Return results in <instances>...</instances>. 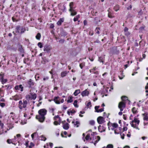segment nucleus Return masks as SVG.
<instances>
[{
  "mask_svg": "<svg viewBox=\"0 0 148 148\" xmlns=\"http://www.w3.org/2000/svg\"><path fill=\"white\" fill-rule=\"evenodd\" d=\"M47 110L45 109H41L38 112L39 115H36V118L38 120L41 122H43L45 120V116L46 114Z\"/></svg>",
  "mask_w": 148,
  "mask_h": 148,
  "instance_id": "obj_1",
  "label": "nucleus"
},
{
  "mask_svg": "<svg viewBox=\"0 0 148 148\" xmlns=\"http://www.w3.org/2000/svg\"><path fill=\"white\" fill-rule=\"evenodd\" d=\"M17 47L18 51L20 52V53L21 55L23 57L24 56L25 51L22 45H21L20 43H19L17 45Z\"/></svg>",
  "mask_w": 148,
  "mask_h": 148,
  "instance_id": "obj_2",
  "label": "nucleus"
},
{
  "mask_svg": "<svg viewBox=\"0 0 148 148\" xmlns=\"http://www.w3.org/2000/svg\"><path fill=\"white\" fill-rule=\"evenodd\" d=\"M125 107V103L123 102H120L119 103L118 107L120 109L121 111H122L123 110V108Z\"/></svg>",
  "mask_w": 148,
  "mask_h": 148,
  "instance_id": "obj_3",
  "label": "nucleus"
},
{
  "mask_svg": "<svg viewBox=\"0 0 148 148\" xmlns=\"http://www.w3.org/2000/svg\"><path fill=\"white\" fill-rule=\"evenodd\" d=\"M104 121L103 118L102 116H99L97 119V121L99 124H102L103 123Z\"/></svg>",
  "mask_w": 148,
  "mask_h": 148,
  "instance_id": "obj_4",
  "label": "nucleus"
},
{
  "mask_svg": "<svg viewBox=\"0 0 148 148\" xmlns=\"http://www.w3.org/2000/svg\"><path fill=\"white\" fill-rule=\"evenodd\" d=\"M51 48L50 46L48 45H46L44 47V50L46 51L47 52H49V51L51 49Z\"/></svg>",
  "mask_w": 148,
  "mask_h": 148,
  "instance_id": "obj_5",
  "label": "nucleus"
},
{
  "mask_svg": "<svg viewBox=\"0 0 148 148\" xmlns=\"http://www.w3.org/2000/svg\"><path fill=\"white\" fill-rule=\"evenodd\" d=\"M15 89L16 90H18L21 89V91H22L23 90V87L22 85H20L19 86H16L15 87Z\"/></svg>",
  "mask_w": 148,
  "mask_h": 148,
  "instance_id": "obj_6",
  "label": "nucleus"
},
{
  "mask_svg": "<svg viewBox=\"0 0 148 148\" xmlns=\"http://www.w3.org/2000/svg\"><path fill=\"white\" fill-rule=\"evenodd\" d=\"M89 94V92L86 90L82 92L81 95L83 97H84L85 96L88 95Z\"/></svg>",
  "mask_w": 148,
  "mask_h": 148,
  "instance_id": "obj_7",
  "label": "nucleus"
},
{
  "mask_svg": "<svg viewBox=\"0 0 148 148\" xmlns=\"http://www.w3.org/2000/svg\"><path fill=\"white\" fill-rule=\"evenodd\" d=\"M28 84L29 86V87H32L34 85V83L33 82L32 80L30 79L28 82Z\"/></svg>",
  "mask_w": 148,
  "mask_h": 148,
  "instance_id": "obj_8",
  "label": "nucleus"
},
{
  "mask_svg": "<svg viewBox=\"0 0 148 148\" xmlns=\"http://www.w3.org/2000/svg\"><path fill=\"white\" fill-rule=\"evenodd\" d=\"M31 97H29V95L27 96H26L29 97V98H31V99H33L34 100L35 99L36 97V94H33L32 93H31Z\"/></svg>",
  "mask_w": 148,
  "mask_h": 148,
  "instance_id": "obj_9",
  "label": "nucleus"
},
{
  "mask_svg": "<svg viewBox=\"0 0 148 148\" xmlns=\"http://www.w3.org/2000/svg\"><path fill=\"white\" fill-rule=\"evenodd\" d=\"M72 11H70L71 13V15L72 16L75 15L77 14V12L73 9H72Z\"/></svg>",
  "mask_w": 148,
  "mask_h": 148,
  "instance_id": "obj_10",
  "label": "nucleus"
},
{
  "mask_svg": "<svg viewBox=\"0 0 148 148\" xmlns=\"http://www.w3.org/2000/svg\"><path fill=\"white\" fill-rule=\"evenodd\" d=\"M64 21V19L63 18H60L57 22V24L58 25H60Z\"/></svg>",
  "mask_w": 148,
  "mask_h": 148,
  "instance_id": "obj_11",
  "label": "nucleus"
},
{
  "mask_svg": "<svg viewBox=\"0 0 148 148\" xmlns=\"http://www.w3.org/2000/svg\"><path fill=\"white\" fill-rule=\"evenodd\" d=\"M59 98L58 97H54V101L56 104H60V102L58 100V98Z\"/></svg>",
  "mask_w": 148,
  "mask_h": 148,
  "instance_id": "obj_12",
  "label": "nucleus"
},
{
  "mask_svg": "<svg viewBox=\"0 0 148 148\" xmlns=\"http://www.w3.org/2000/svg\"><path fill=\"white\" fill-rule=\"evenodd\" d=\"M69 124L67 123L64 125L63 126V128L65 130H68L69 128Z\"/></svg>",
  "mask_w": 148,
  "mask_h": 148,
  "instance_id": "obj_13",
  "label": "nucleus"
},
{
  "mask_svg": "<svg viewBox=\"0 0 148 148\" xmlns=\"http://www.w3.org/2000/svg\"><path fill=\"white\" fill-rule=\"evenodd\" d=\"M20 26V25L17 26L16 28V32L20 33V30L21 29Z\"/></svg>",
  "mask_w": 148,
  "mask_h": 148,
  "instance_id": "obj_14",
  "label": "nucleus"
},
{
  "mask_svg": "<svg viewBox=\"0 0 148 148\" xmlns=\"http://www.w3.org/2000/svg\"><path fill=\"white\" fill-rule=\"evenodd\" d=\"M67 74V72L66 71H64L61 73V77H63L65 76Z\"/></svg>",
  "mask_w": 148,
  "mask_h": 148,
  "instance_id": "obj_15",
  "label": "nucleus"
},
{
  "mask_svg": "<svg viewBox=\"0 0 148 148\" xmlns=\"http://www.w3.org/2000/svg\"><path fill=\"white\" fill-rule=\"evenodd\" d=\"M73 2H71L69 4V6L70 8L69 9V11H72V9H73Z\"/></svg>",
  "mask_w": 148,
  "mask_h": 148,
  "instance_id": "obj_16",
  "label": "nucleus"
},
{
  "mask_svg": "<svg viewBox=\"0 0 148 148\" xmlns=\"http://www.w3.org/2000/svg\"><path fill=\"white\" fill-rule=\"evenodd\" d=\"M80 92V90H76L74 93V95L76 96L77 95L79 94Z\"/></svg>",
  "mask_w": 148,
  "mask_h": 148,
  "instance_id": "obj_17",
  "label": "nucleus"
},
{
  "mask_svg": "<svg viewBox=\"0 0 148 148\" xmlns=\"http://www.w3.org/2000/svg\"><path fill=\"white\" fill-rule=\"evenodd\" d=\"M140 122V121L139 120H138L136 118H134V119L132 121V123H133L134 122H135L137 124H139Z\"/></svg>",
  "mask_w": 148,
  "mask_h": 148,
  "instance_id": "obj_18",
  "label": "nucleus"
},
{
  "mask_svg": "<svg viewBox=\"0 0 148 148\" xmlns=\"http://www.w3.org/2000/svg\"><path fill=\"white\" fill-rule=\"evenodd\" d=\"M41 37V35L40 33H38L36 36V39L37 40H40Z\"/></svg>",
  "mask_w": 148,
  "mask_h": 148,
  "instance_id": "obj_19",
  "label": "nucleus"
},
{
  "mask_svg": "<svg viewBox=\"0 0 148 148\" xmlns=\"http://www.w3.org/2000/svg\"><path fill=\"white\" fill-rule=\"evenodd\" d=\"M132 111L134 114H136L137 112V110L135 107H133L132 109Z\"/></svg>",
  "mask_w": 148,
  "mask_h": 148,
  "instance_id": "obj_20",
  "label": "nucleus"
},
{
  "mask_svg": "<svg viewBox=\"0 0 148 148\" xmlns=\"http://www.w3.org/2000/svg\"><path fill=\"white\" fill-rule=\"evenodd\" d=\"M27 104V102L26 101H25L23 102V107L25 108L26 107V105Z\"/></svg>",
  "mask_w": 148,
  "mask_h": 148,
  "instance_id": "obj_21",
  "label": "nucleus"
},
{
  "mask_svg": "<svg viewBox=\"0 0 148 148\" xmlns=\"http://www.w3.org/2000/svg\"><path fill=\"white\" fill-rule=\"evenodd\" d=\"M77 100H75L74 101L73 103V105L76 108H77L78 107V105L77 104Z\"/></svg>",
  "mask_w": 148,
  "mask_h": 148,
  "instance_id": "obj_22",
  "label": "nucleus"
},
{
  "mask_svg": "<svg viewBox=\"0 0 148 148\" xmlns=\"http://www.w3.org/2000/svg\"><path fill=\"white\" fill-rule=\"evenodd\" d=\"M121 99L123 101L126 100H128L127 97L125 96H123L121 97Z\"/></svg>",
  "mask_w": 148,
  "mask_h": 148,
  "instance_id": "obj_23",
  "label": "nucleus"
},
{
  "mask_svg": "<svg viewBox=\"0 0 148 148\" xmlns=\"http://www.w3.org/2000/svg\"><path fill=\"white\" fill-rule=\"evenodd\" d=\"M21 33L22 34L23 33L25 30V28H23V27H22L21 28Z\"/></svg>",
  "mask_w": 148,
  "mask_h": 148,
  "instance_id": "obj_24",
  "label": "nucleus"
},
{
  "mask_svg": "<svg viewBox=\"0 0 148 148\" xmlns=\"http://www.w3.org/2000/svg\"><path fill=\"white\" fill-rule=\"evenodd\" d=\"M73 97H70V99H68L67 100V102L68 103H72L73 102V100L72 99Z\"/></svg>",
  "mask_w": 148,
  "mask_h": 148,
  "instance_id": "obj_25",
  "label": "nucleus"
},
{
  "mask_svg": "<svg viewBox=\"0 0 148 148\" xmlns=\"http://www.w3.org/2000/svg\"><path fill=\"white\" fill-rule=\"evenodd\" d=\"M3 76L4 75L3 74H2L1 73H0V80L1 81L3 79Z\"/></svg>",
  "mask_w": 148,
  "mask_h": 148,
  "instance_id": "obj_26",
  "label": "nucleus"
},
{
  "mask_svg": "<svg viewBox=\"0 0 148 148\" xmlns=\"http://www.w3.org/2000/svg\"><path fill=\"white\" fill-rule=\"evenodd\" d=\"M106 148H113V146L112 144H109L107 145Z\"/></svg>",
  "mask_w": 148,
  "mask_h": 148,
  "instance_id": "obj_27",
  "label": "nucleus"
},
{
  "mask_svg": "<svg viewBox=\"0 0 148 148\" xmlns=\"http://www.w3.org/2000/svg\"><path fill=\"white\" fill-rule=\"evenodd\" d=\"M40 138L41 140H44V141H45L46 139V138L43 135L41 136H40Z\"/></svg>",
  "mask_w": 148,
  "mask_h": 148,
  "instance_id": "obj_28",
  "label": "nucleus"
},
{
  "mask_svg": "<svg viewBox=\"0 0 148 148\" xmlns=\"http://www.w3.org/2000/svg\"><path fill=\"white\" fill-rule=\"evenodd\" d=\"M7 81V79H3L1 81V82L2 84H3L5 83H6Z\"/></svg>",
  "mask_w": 148,
  "mask_h": 148,
  "instance_id": "obj_29",
  "label": "nucleus"
},
{
  "mask_svg": "<svg viewBox=\"0 0 148 148\" xmlns=\"http://www.w3.org/2000/svg\"><path fill=\"white\" fill-rule=\"evenodd\" d=\"M34 145L33 143L32 142H31L30 143V145L29 146V148H32L33 147H34Z\"/></svg>",
  "mask_w": 148,
  "mask_h": 148,
  "instance_id": "obj_30",
  "label": "nucleus"
},
{
  "mask_svg": "<svg viewBox=\"0 0 148 148\" xmlns=\"http://www.w3.org/2000/svg\"><path fill=\"white\" fill-rule=\"evenodd\" d=\"M7 142L8 144L12 143V140L11 139H8L7 140Z\"/></svg>",
  "mask_w": 148,
  "mask_h": 148,
  "instance_id": "obj_31",
  "label": "nucleus"
},
{
  "mask_svg": "<svg viewBox=\"0 0 148 148\" xmlns=\"http://www.w3.org/2000/svg\"><path fill=\"white\" fill-rule=\"evenodd\" d=\"M90 138V135L89 134H88L85 137V139H86V140H88Z\"/></svg>",
  "mask_w": 148,
  "mask_h": 148,
  "instance_id": "obj_32",
  "label": "nucleus"
},
{
  "mask_svg": "<svg viewBox=\"0 0 148 148\" xmlns=\"http://www.w3.org/2000/svg\"><path fill=\"white\" fill-rule=\"evenodd\" d=\"M103 110H104L103 108H102L101 109H99L97 110V112H102L103 111Z\"/></svg>",
  "mask_w": 148,
  "mask_h": 148,
  "instance_id": "obj_33",
  "label": "nucleus"
},
{
  "mask_svg": "<svg viewBox=\"0 0 148 148\" xmlns=\"http://www.w3.org/2000/svg\"><path fill=\"white\" fill-rule=\"evenodd\" d=\"M38 45L39 46V47L40 48L42 47V44L40 42H39L38 43Z\"/></svg>",
  "mask_w": 148,
  "mask_h": 148,
  "instance_id": "obj_34",
  "label": "nucleus"
},
{
  "mask_svg": "<svg viewBox=\"0 0 148 148\" xmlns=\"http://www.w3.org/2000/svg\"><path fill=\"white\" fill-rule=\"evenodd\" d=\"M89 123L91 125H93L95 124V121L93 120H92L90 121Z\"/></svg>",
  "mask_w": 148,
  "mask_h": 148,
  "instance_id": "obj_35",
  "label": "nucleus"
},
{
  "mask_svg": "<svg viewBox=\"0 0 148 148\" xmlns=\"http://www.w3.org/2000/svg\"><path fill=\"white\" fill-rule=\"evenodd\" d=\"M112 126L114 128H116L118 127V125L117 123H114L112 124Z\"/></svg>",
  "mask_w": 148,
  "mask_h": 148,
  "instance_id": "obj_36",
  "label": "nucleus"
},
{
  "mask_svg": "<svg viewBox=\"0 0 148 148\" xmlns=\"http://www.w3.org/2000/svg\"><path fill=\"white\" fill-rule=\"evenodd\" d=\"M144 119L146 121H148V116L147 115H145L144 117Z\"/></svg>",
  "mask_w": 148,
  "mask_h": 148,
  "instance_id": "obj_37",
  "label": "nucleus"
},
{
  "mask_svg": "<svg viewBox=\"0 0 148 148\" xmlns=\"http://www.w3.org/2000/svg\"><path fill=\"white\" fill-rule=\"evenodd\" d=\"M88 107H91V103H90V102H88V103H87V104L86 105Z\"/></svg>",
  "mask_w": 148,
  "mask_h": 148,
  "instance_id": "obj_38",
  "label": "nucleus"
},
{
  "mask_svg": "<svg viewBox=\"0 0 148 148\" xmlns=\"http://www.w3.org/2000/svg\"><path fill=\"white\" fill-rule=\"evenodd\" d=\"M99 29H100V28L99 27L97 28H96V32L98 34H99Z\"/></svg>",
  "mask_w": 148,
  "mask_h": 148,
  "instance_id": "obj_39",
  "label": "nucleus"
},
{
  "mask_svg": "<svg viewBox=\"0 0 148 148\" xmlns=\"http://www.w3.org/2000/svg\"><path fill=\"white\" fill-rule=\"evenodd\" d=\"M64 42V40L63 39H60L59 41V42L61 43H63Z\"/></svg>",
  "mask_w": 148,
  "mask_h": 148,
  "instance_id": "obj_40",
  "label": "nucleus"
},
{
  "mask_svg": "<svg viewBox=\"0 0 148 148\" xmlns=\"http://www.w3.org/2000/svg\"><path fill=\"white\" fill-rule=\"evenodd\" d=\"M61 34L62 35L64 36H66L67 34V33L66 32H64L63 31H62V32Z\"/></svg>",
  "mask_w": 148,
  "mask_h": 148,
  "instance_id": "obj_41",
  "label": "nucleus"
},
{
  "mask_svg": "<svg viewBox=\"0 0 148 148\" xmlns=\"http://www.w3.org/2000/svg\"><path fill=\"white\" fill-rule=\"evenodd\" d=\"M99 62H103V58L101 57H99Z\"/></svg>",
  "mask_w": 148,
  "mask_h": 148,
  "instance_id": "obj_42",
  "label": "nucleus"
},
{
  "mask_svg": "<svg viewBox=\"0 0 148 148\" xmlns=\"http://www.w3.org/2000/svg\"><path fill=\"white\" fill-rule=\"evenodd\" d=\"M0 105L1 106L3 107L5 106V104L4 103H0Z\"/></svg>",
  "mask_w": 148,
  "mask_h": 148,
  "instance_id": "obj_43",
  "label": "nucleus"
},
{
  "mask_svg": "<svg viewBox=\"0 0 148 148\" xmlns=\"http://www.w3.org/2000/svg\"><path fill=\"white\" fill-rule=\"evenodd\" d=\"M58 118H60L59 117V116L58 115L56 116H54V119L55 120H56Z\"/></svg>",
  "mask_w": 148,
  "mask_h": 148,
  "instance_id": "obj_44",
  "label": "nucleus"
},
{
  "mask_svg": "<svg viewBox=\"0 0 148 148\" xmlns=\"http://www.w3.org/2000/svg\"><path fill=\"white\" fill-rule=\"evenodd\" d=\"M99 106H96L95 107V109L96 110V111L97 112V110L99 109L98 108H99Z\"/></svg>",
  "mask_w": 148,
  "mask_h": 148,
  "instance_id": "obj_45",
  "label": "nucleus"
},
{
  "mask_svg": "<svg viewBox=\"0 0 148 148\" xmlns=\"http://www.w3.org/2000/svg\"><path fill=\"white\" fill-rule=\"evenodd\" d=\"M17 96H15L14 97H13V99L14 100H16V101L17 100H18V99L17 98Z\"/></svg>",
  "mask_w": 148,
  "mask_h": 148,
  "instance_id": "obj_46",
  "label": "nucleus"
},
{
  "mask_svg": "<svg viewBox=\"0 0 148 148\" xmlns=\"http://www.w3.org/2000/svg\"><path fill=\"white\" fill-rule=\"evenodd\" d=\"M84 64L83 63H81L80 64L79 66L81 69H82L83 66H84Z\"/></svg>",
  "mask_w": 148,
  "mask_h": 148,
  "instance_id": "obj_47",
  "label": "nucleus"
},
{
  "mask_svg": "<svg viewBox=\"0 0 148 148\" xmlns=\"http://www.w3.org/2000/svg\"><path fill=\"white\" fill-rule=\"evenodd\" d=\"M125 32V35L127 36H129L130 34V33L128 31Z\"/></svg>",
  "mask_w": 148,
  "mask_h": 148,
  "instance_id": "obj_48",
  "label": "nucleus"
},
{
  "mask_svg": "<svg viewBox=\"0 0 148 148\" xmlns=\"http://www.w3.org/2000/svg\"><path fill=\"white\" fill-rule=\"evenodd\" d=\"M77 17V16L76 18H74V19H73L74 21H75V22L76 21H77L78 20V17Z\"/></svg>",
  "mask_w": 148,
  "mask_h": 148,
  "instance_id": "obj_49",
  "label": "nucleus"
},
{
  "mask_svg": "<svg viewBox=\"0 0 148 148\" xmlns=\"http://www.w3.org/2000/svg\"><path fill=\"white\" fill-rule=\"evenodd\" d=\"M97 138H98V140H96L95 141V142H97L100 140V137L99 136H97Z\"/></svg>",
  "mask_w": 148,
  "mask_h": 148,
  "instance_id": "obj_50",
  "label": "nucleus"
},
{
  "mask_svg": "<svg viewBox=\"0 0 148 148\" xmlns=\"http://www.w3.org/2000/svg\"><path fill=\"white\" fill-rule=\"evenodd\" d=\"M36 134V132H34L33 134H32L31 136L32 138L33 139L34 138V136Z\"/></svg>",
  "mask_w": 148,
  "mask_h": 148,
  "instance_id": "obj_51",
  "label": "nucleus"
},
{
  "mask_svg": "<svg viewBox=\"0 0 148 148\" xmlns=\"http://www.w3.org/2000/svg\"><path fill=\"white\" fill-rule=\"evenodd\" d=\"M128 28L127 27H125V29H124V32H127L128 31Z\"/></svg>",
  "mask_w": 148,
  "mask_h": 148,
  "instance_id": "obj_52",
  "label": "nucleus"
},
{
  "mask_svg": "<svg viewBox=\"0 0 148 148\" xmlns=\"http://www.w3.org/2000/svg\"><path fill=\"white\" fill-rule=\"evenodd\" d=\"M54 26L53 24H51L50 25V27L51 28H53L54 27Z\"/></svg>",
  "mask_w": 148,
  "mask_h": 148,
  "instance_id": "obj_53",
  "label": "nucleus"
},
{
  "mask_svg": "<svg viewBox=\"0 0 148 148\" xmlns=\"http://www.w3.org/2000/svg\"><path fill=\"white\" fill-rule=\"evenodd\" d=\"M70 112L71 113H74L76 112V111L74 110H72L70 111Z\"/></svg>",
  "mask_w": 148,
  "mask_h": 148,
  "instance_id": "obj_54",
  "label": "nucleus"
},
{
  "mask_svg": "<svg viewBox=\"0 0 148 148\" xmlns=\"http://www.w3.org/2000/svg\"><path fill=\"white\" fill-rule=\"evenodd\" d=\"M63 9H61V10H62L64 12L66 8L65 6L64 5H63Z\"/></svg>",
  "mask_w": 148,
  "mask_h": 148,
  "instance_id": "obj_55",
  "label": "nucleus"
},
{
  "mask_svg": "<svg viewBox=\"0 0 148 148\" xmlns=\"http://www.w3.org/2000/svg\"><path fill=\"white\" fill-rule=\"evenodd\" d=\"M84 25H86L87 24V22L86 20H84Z\"/></svg>",
  "mask_w": 148,
  "mask_h": 148,
  "instance_id": "obj_56",
  "label": "nucleus"
},
{
  "mask_svg": "<svg viewBox=\"0 0 148 148\" xmlns=\"http://www.w3.org/2000/svg\"><path fill=\"white\" fill-rule=\"evenodd\" d=\"M5 87H7V88L8 89H10L11 88V86L9 85H6L5 86Z\"/></svg>",
  "mask_w": 148,
  "mask_h": 148,
  "instance_id": "obj_57",
  "label": "nucleus"
},
{
  "mask_svg": "<svg viewBox=\"0 0 148 148\" xmlns=\"http://www.w3.org/2000/svg\"><path fill=\"white\" fill-rule=\"evenodd\" d=\"M58 124V122L55 121L54 122V124L55 125H57Z\"/></svg>",
  "mask_w": 148,
  "mask_h": 148,
  "instance_id": "obj_58",
  "label": "nucleus"
},
{
  "mask_svg": "<svg viewBox=\"0 0 148 148\" xmlns=\"http://www.w3.org/2000/svg\"><path fill=\"white\" fill-rule=\"evenodd\" d=\"M23 103L22 101L21 100L19 102V105H22Z\"/></svg>",
  "mask_w": 148,
  "mask_h": 148,
  "instance_id": "obj_59",
  "label": "nucleus"
},
{
  "mask_svg": "<svg viewBox=\"0 0 148 148\" xmlns=\"http://www.w3.org/2000/svg\"><path fill=\"white\" fill-rule=\"evenodd\" d=\"M28 142L29 141H27L26 142L25 145L27 147L28 145Z\"/></svg>",
  "mask_w": 148,
  "mask_h": 148,
  "instance_id": "obj_60",
  "label": "nucleus"
},
{
  "mask_svg": "<svg viewBox=\"0 0 148 148\" xmlns=\"http://www.w3.org/2000/svg\"><path fill=\"white\" fill-rule=\"evenodd\" d=\"M132 8V5H130L127 8V9L128 10L129 9H131Z\"/></svg>",
  "mask_w": 148,
  "mask_h": 148,
  "instance_id": "obj_61",
  "label": "nucleus"
},
{
  "mask_svg": "<svg viewBox=\"0 0 148 148\" xmlns=\"http://www.w3.org/2000/svg\"><path fill=\"white\" fill-rule=\"evenodd\" d=\"M127 130V127H123V130L124 131H126Z\"/></svg>",
  "mask_w": 148,
  "mask_h": 148,
  "instance_id": "obj_62",
  "label": "nucleus"
},
{
  "mask_svg": "<svg viewBox=\"0 0 148 148\" xmlns=\"http://www.w3.org/2000/svg\"><path fill=\"white\" fill-rule=\"evenodd\" d=\"M132 123H132V122L130 123V124H131V126H132V127H133L134 128V127H135V125H134V124H133Z\"/></svg>",
  "mask_w": 148,
  "mask_h": 148,
  "instance_id": "obj_63",
  "label": "nucleus"
},
{
  "mask_svg": "<svg viewBox=\"0 0 148 148\" xmlns=\"http://www.w3.org/2000/svg\"><path fill=\"white\" fill-rule=\"evenodd\" d=\"M22 105H19V108L20 109H22L23 108V106H22Z\"/></svg>",
  "mask_w": 148,
  "mask_h": 148,
  "instance_id": "obj_64",
  "label": "nucleus"
}]
</instances>
